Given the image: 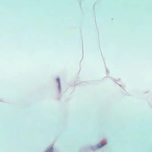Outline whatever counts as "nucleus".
Segmentation results:
<instances>
[{
  "label": "nucleus",
  "mask_w": 152,
  "mask_h": 152,
  "mask_svg": "<svg viewBox=\"0 0 152 152\" xmlns=\"http://www.w3.org/2000/svg\"><path fill=\"white\" fill-rule=\"evenodd\" d=\"M106 144V143H104V144H101V145H100L99 147H102V146H103L104 145H105V144Z\"/></svg>",
  "instance_id": "f257e3e1"
}]
</instances>
